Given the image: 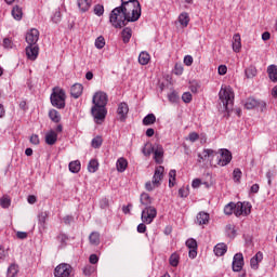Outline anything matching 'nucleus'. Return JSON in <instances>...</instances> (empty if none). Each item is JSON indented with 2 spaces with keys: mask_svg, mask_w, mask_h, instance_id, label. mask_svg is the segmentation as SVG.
<instances>
[{
  "mask_svg": "<svg viewBox=\"0 0 277 277\" xmlns=\"http://www.w3.org/2000/svg\"><path fill=\"white\" fill-rule=\"evenodd\" d=\"M52 21L54 23H60L62 21V12L60 10L54 11L52 15Z\"/></svg>",
  "mask_w": 277,
  "mask_h": 277,
  "instance_id": "nucleus-50",
  "label": "nucleus"
},
{
  "mask_svg": "<svg viewBox=\"0 0 277 277\" xmlns=\"http://www.w3.org/2000/svg\"><path fill=\"white\" fill-rule=\"evenodd\" d=\"M265 107V102H259L255 98L249 97L245 103L246 109H256L259 106Z\"/></svg>",
  "mask_w": 277,
  "mask_h": 277,
  "instance_id": "nucleus-18",
  "label": "nucleus"
},
{
  "mask_svg": "<svg viewBox=\"0 0 277 277\" xmlns=\"http://www.w3.org/2000/svg\"><path fill=\"white\" fill-rule=\"evenodd\" d=\"M233 161V154L228 149H220V157L217 159V166H221V168H224L225 166H228Z\"/></svg>",
  "mask_w": 277,
  "mask_h": 277,
  "instance_id": "nucleus-9",
  "label": "nucleus"
},
{
  "mask_svg": "<svg viewBox=\"0 0 277 277\" xmlns=\"http://www.w3.org/2000/svg\"><path fill=\"white\" fill-rule=\"evenodd\" d=\"M142 16V4L140 1L121 2L120 6L115 8L109 15V23L115 29L127 27L129 23H136Z\"/></svg>",
  "mask_w": 277,
  "mask_h": 277,
  "instance_id": "nucleus-1",
  "label": "nucleus"
},
{
  "mask_svg": "<svg viewBox=\"0 0 277 277\" xmlns=\"http://www.w3.org/2000/svg\"><path fill=\"white\" fill-rule=\"evenodd\" d=\"M69 171L72 172V174H78V172L81 171V161L74 160L69 162Z\"/></svg>",
  "mask_w": 277,
  "mask_h": 277,
  "instance_id": "nucleus-31",
  "label": "nucleus"
},
{
  "mask_svg": "<svg viewBox=\"0 0 277 277\" xmlns=\"http://www.w3.org/2000/svg\"><path fill=\"white\" fill-rule=\"evenodd\" d=\"M91 146L93 148H101V146H103V137L102 136H95L91 142Z\"/></svg>",
  "mask_w": 277,
  "mask_h": 277,
  "instance_id": "nucleus-40",
  "label": "nucleus"
},
{
  "mask_svg": "<svg viewBox=\"0 0 277 277\" xmlns=\"http://www.w3.org/2000/svg\"><path fill=\"white\" fill-rule=\"evenodd\" d=\"M77 3L80 12H88L92 8V0H78Z\"/></svg>",
  "mask_w": 277,
  "mask_h": 277,
  "instance_id": "nucleus-24",
  "label": "nucleus"
},
{
  "mask_svg": "<svg viewBox=\"0 0 277 277\" xmlns=\"http://www.w3.org/2000/svg\"><path fill=\"white\" fill-rule=\"evenodd\" d=\"M155 122H157V117L155 116V114H148L143 119V124L145 127H150V124H155Z\"/></svg>",
  "mask_w": 277,
  "mask_h": 277,
  "instance_id": "nucleus-33",
  "label": "nucleus"
},
{
  "mask_svg": "<svg viewBox=\"0 0 277 277\" xmlns=\"http://www.w3.org/2000/svg\"><path fill=\"white\" fill-rule=\"evenodd\" d=\"M83 94V85L81 83H75L70 89V95L72 98H79Z\"/></svg>",
  "mask_w": 277,
  "mask_h": 277,
  "instance_id": "nucleus-19",
  "label": "nucleus"
},
{
  "mask_svg": "<svg viewBox=\"0 0 277 277\" xmlns=\"http://www.w3.org/2000/svg\"><path fill=\"white\" fill-rule=\"evenodd\" d=\"M179 23L183 26V27H187L189 25V14L184 12L181 13L179 16Z\"/></svg>",
  "mask_w": 277,
  "mask_h": 277,
  "instance_id": "nucleus-34",
  "label": "nucleus"
},
{
  "mask_svg": "<svg viewBox=\"0 0 277 277\" xmlns=\"http://www.w3.org/2000/svg\"><path fill=\"white\" fill-rule=\"evenodd\" d=\"M181 262V255L176 252L172 253L169 258V265L171 267H179V263Z\"/></svg>",
  "mask_w": 277,
  "mask_h": 277,
  "instance_id": "nucleus-29",
  "label": "nucleus"
},
{
  "mask_svg": "<svg viewBox=\"0 0 277 277\" xmlns=\"http://www.w3.org/2000/svg\"><path fill=\"white\" fill-rule=\"evenodd\" d=\"M150 62V54H148V52L143 51L140 53L138 55V64H141V66H146L148 65Z\"/></svg>",
  "mask_w": 277,
  "mask_h": 277,
  "instance_id": "nucleus-26",
  "label": "nucleus"
},
{
  "mask_svg": "<svg viewBox=\"0 0 277 277\" xmlns=\"http://www.w3.org/2000/svg\"><path fill=\"white\" fill-rule=\"evenodd\" d=\"M70 274H72V266L70 264L62 263L54 269L55 277H70Z\"/></svg>",
  "mask_w": 277,
  "mask_h": 277,
  "instance_id": "nucleus-8",
  "label": "nucleus"
},
{
  "mask_svg": "<svg viewBox=\"0 0 277 277\" xmlns=\"http://www.w3.org/2000/svg\"><path fill=\"white\" fill-rule=\"evenodd\" d=\"M226 229H227V233H228V235H229L230 237H235V235H236L235 226H233V225H227Z\"/></svg>",
  "mask_w": 277,
  "mask_h": 277,
  "instance_id": "nucleus-60",
  "label": "nucleus"
},
{
  "mask_svg": "<svg viewBox=\"0 0 277 277\" xmlns=\"http://www.w3.org/2000/svg\"><path fill=\"white\" fill-rule=\"evenodd\" d=\"M245 75L247 79H254V76L256 75V68L255 67H249L245 70Z\"/></svg>",
  "mask_w": 277,
  "mask_h": 277,
  "instance_id": "nucleus-43",
  "label": "nucleus"
},
{
  "mask_svg": "<svg viewBox=\"0 0 277 277\" xmlns=\"http://www.w3.org/2000/svg\"><path fill=\"white\" fill-rule=\"evenodd\" d=\"M235 103V91L230 85H222L219 92V110L229 111Z\"/></svg>",
  "mask_w": 277,
  "mask_h": 277,
  "instance_id": "nucleus-3",
  "label": "nucleus"
},
{
  "mask_svg": "<svg viewBox=\"0 0 277 277\" xmlns=\"http://www.w3.org/2000/svg\"><path fill=\"white\" fill-rule=\"evenodd\" d=\"M241 176H242V172L241 169L236 168L233 171V179L235 183H241Z\"/></svg>",
  "mask_w": 277,
  "mask_h": 277,
  "instance_id": "nucleus-39",
  "label": "nucleus"
},
{
  "mask_svg": "<svg viewBox=\"0 0 277 277\" xmlns=\"http://www.w3.org/2000/svg\"><path fill=\"white\" fill-rule=\"evenodd\" d=\"M186 246L189 250H198V242L194 238L187 239Z\"/></svg>",
  "mask_w": 277,
  "mask_h": 277,
  "instance_id": "nucleus-44",
  "label": "nucleus"
},
{
  "mask_svg": "<svg viewBox=\"0 0 277 277\" xmlns=\"http://www.w3.org/2000/svg\"><path fill=\"white\" fill-rule=\"evenodd\" d=\"M232 48L234 53H240L241 51V35L235 34L232 40Z\"/></svg>",
  "mask_w": 277,
  "mask_h": 277,
  "instance_id": "nucleus-17",
  "label": "nucleus"
},
{
  "mask_svg": "<svg viewBox=\"0 0 277 277\" xmlns=\"http://www.w3.org/2000/svg\"><path fill=\"white\" fill-rule=\"evenodd\" d=\"M168 98L170 103H179V93H176V91H173L168 94Z\"/></svg>",
  "mask_w": 277,
  "mask_h": 277,
  "instance_id": "nucleus-48",
  "label": "nucleus"
},
{
  "mask_svg": "<svg viewBox=\"0 0 277 277\" xmlns=\"http://www.w3.org/2000/svg\"><path fill=\"white\" fill-rule=\"evenodd\" d=\"M30 144H34V146H38V144H40V137L37 134H32L30 136Z\"/></svg>",
  "mask_w": 277,
  "mask_h": 277,
  "instance_id": "nucleus-55",
  "label": "nucleus"
},
{
  "mask_svg": "<svg viewBox=\"0 0 277 277\" xmlns=\"http://www.w3.org/2000/svg\"><path fill=\"white\" fill-rule=\"evenodd\" d=\"M93 12L96 16H103V14H105V6H103V4H95Z\"/></svg>",
  "mask_w": 277,
  "mask_h": 277,
  "instance_id": "nucleus-41",
  "label": "nucleus"
},
{
  "mask_svg": "<svg viewBox=\"0 0 277 277\" xmlns=\"http://www.w3.org/2000/svg\"><path fill=\"white\" fill-rule=\"evenodd\" d=\"M196 222L199 224V226H202L205 224H209V213H207V212H199L197 214Z\"/></svg>",
  "mask_w": 277,
  "mask_h": 277,
  "instance_id": "nucleus-25",
  "label": "nucleus"
},
{
  "mask_svg": "<svg viewBox=\"0 0 277 277\" xmlns=\"http://www.w3.org/2000/svg\"><path fill=\"white\" fill-rule=\"evenodd\" d=\"M8 256H9L8 249H5L4 247H0V261H5Z\"/></svg>",
  "mask_w": 277,
  "mask_h": 277,
  "instance_id": "nucleus-52",
  "label": "nucleus"
},
{
  "mask_svg": "<svg viewBox=\"0 0 277 277\" xmlns=\"http://www.w3.org/2000/svg\"><path fill=\"white\" fill-rule=\"evenodd\" d=\"M183 70H184V68H183L182 64H179V63L175 64L174 69H173L174 75H177V77H180L181 75H183Z\"/></svg>",
  "mask_w": 277,
  "mask_h": 277,
  "instance_id": "nucleus-51",
  "label": "nucleus"
},
{
  "mask_svg": "<svg viewBox=\"0 0 277 277\" xmlns=\"http://www.w3.org/2000/svg\"><path fill=\"white\" fill-rule=\"evenodd\" d=\"M252 213V205L250 202H237L235 208L236 217H241V215L247 216Z\"/></svg>",
  "mask_w": 277,
  "mask_h": 277,
  "instance_id": "nucleus-7",
  "label": "nucleus"
},
{
  "mask_svg": "<svg viewBox=\"0 0 277 277\" xmlns=\"http://www.w3.org/2000/svg\"><path fill=\"white\" fill-rule=\"evenodd\" d=\"M155 217H157L156 207L144 208L142 210L141 220L143 224H153V222H155Z\"/></svg>",
  "mask_w": 277,
  "mask_h": 277,
  "instance_id": "nucleus-6",
  "label": "nucleus"
},
{
  "mask_svg": "<svg viewBox=\"0 0 277 277\" xmlns=\"http://www.w3.org/2000/svg\"><path fill=\"white\" fill-rule=\"evenodd\" d=\"M200 137V135H198V133L196 132H192L188 134L187 140H189V142H198V138Z\"/></svg>",
  "mask_w": 277,
  "mask_h": 277,
  "instance_id": "nucleus-54",
  "label": "nucleus"
},
{
  "mask_svg": "<svg viewBox=\"0 0 277 277\" xmlns=\"http://www.w3.org/2000/svg\"><path fill=\"white\" fill-rule=\"evenodd\" d=\"M192 98H193V96H192V94L189 92H185L182 95V101L184 103H192Z\"/></svg>",
  "mask_w": 277,
  "mask_h": 277,
  "instance_id": "nucleus-53",
  "label": "nucleus"
},
{
  "mask_svg": "<svg viewBox=\"0 0 277 277\" xmlns=\"http://www.w3.org/2000/svg\"><path fill=\"white\" fill-rule=\"evenodd\" d=\"M217 155L216 150L213 149H203L202 154H198V162L202 163V161H210Z\"/></svg>",
  "mask_w": 277,
  "mask_h": 277,
  "instance_id": "nucleus-13",
  "label": "nucleus"
},
{
  "mask_svg": "<svg viewBox=\"0 0 277 277\" xmlns=\"http://www.w3.org/2000/svg\"><path fill=\"white\" fill-rule=\"evenodd\" d=\"M174 181H176V170L169 172V187H174Z\"/></svg>",
  "mask_w": 277,
  "mask_h": 277,
  "instance_id": "nucleus-46",
  "label": "nucleus"
},
{
  "mask_svg": "<svg viewBox=\"0 0 277 277\" xmlns=\"http://www.w3.org/2000/svg\"><path fill=\"white\" fill-rule=\"evenodd\" d=\"M93 107L91 108V114L97 124H101L107 116V93L98 91L93 95Z\"/></svg>",
  "mask_w": 277,
  "mask_h": 277,
  "instance_id": "nucleus-2",
  "label": "nucleus"
},
{
  "mask_svg": "<svg viewBox=\"0 0 277 277\" xmlns=\"http://www.w3.org/2000/svg\"><path fill=\"white\" fill-rule=\"evenodd\" d=\"M128 166H129V162L123 157L119 158L116 162V168H117V171H119V172H124V170H127Z\"/></svg>",
  "mask_w": 277,
  "mask_h": 277,
  "instance_id": "nucleus-28",
  "label": "nucleus"
},
{
  "mask_svg": "<svg viewBox=\"0 0 277 277\" xmlns=\"http://www.w3.org/2000/svg\"><path fill=\"white\" fill-rule=\"evenodd\" d=\"M40 40V31L36 28H31L26 34V42L29 45H34Z\"/></svg>",
  "mask_w": 277,
  "mask_h": 277,
  "instance_id": "nucleus-11",
  "label": "nucleus"
},
{
  "mask_svg": "<svg viewBox=\"0 0 277 277\" xmlns=\"http://www.w3.org/2000/svg\"><path fill=\"white\" fill-rule=\"evenodd\" d=\"M49 217V212H41L38 215L40 226H44L47 224V220Z\"/></svg>",
  "mask_w": 277,
  "mask_h": 277,
  "instance_id": "nucleus-45",
  "label": "nucleus"
},
{
  "mask_svg": "<svg viewBox=\"0 0 277 277\" xmlns=\"http://www.w3.org/2000/svg\"><path fill=\"white\" fill-rule=\"evenodd\" d=\"M49 118L52 120V122H60V120H62V115H60V111L56 109H51L49 111Z\"/></svg>",
  "mask_w": 277,
  "mask_h": 277,
  "instance_id": "nucleus-35",
  "label": "nucleus"
},
{
  "mask_svg": "<svg viewBox=\"0 0 277 277\" xmlns=\"http://www.w3.org/2000/svg\"><path fill=\"white\" fill-rule=\"evenodd\" d=\"M50 101L56 109H64L66 107V91L60 87H54L50 95Z\"/></svg>",
  "mask_w": 277,
  "mask_h": 277,
  "instance_id": "nucleus-4",
  "label": "nucleus"
},
{
  "mask_svg": "<svg viewBox=\"0 0 277 277\" xmlns=\"http://www.w3.org/2000/svg\"><path fill=\"white\" fill-rule=\"evenodd\" d=\"M89 241L91 246H98L101 243V234L98 232H93L89 236Z\"/></svg>",
  "mask_w": 277,
  "mask_h": 277,
  "instance_id": "nucleus-30",
  "label": "nucleus"
},
{
  "mask_svg": "<svg viewBox=\"0 0 277 277\" xmlns=\"http://www.w3.org/2000/svg\"><path fill=\"white\" fill-rule=\"evenodd\" d=\"M40 53V48L38 45L26 47V56L30 62H36L38 60V54Z\"/></svg>",
  "mask_w": 277,
  "mask_h": 277,
  "instance_id": "nucleus-14",
  "label": "nucleus"
},
{
  "mask_svg": "<svg viewBox=\"0 0 277 277\" xmlns=\"http://www.w3.org/2000/svg\"><path fill=\"white\" fill-rule=\"evenodd\" d=\"M188 256L189 259H196L198 256V249H189Z\"/></svg>",
  "mask_w": 277,
  "mask_h": 277,
  "instance_id": "nucleus-62",
  "label": "nucleus"
},
{
  "mask_svg": "<svg viewBox=\"0 0 277 277\" xmlns=\"http://www.w3.org/2000/svg\"><path fill=\"white\" fill-rule=\"evenodd\" d=\"M202 185V181L200 179H195L192 182V187L194 189H198V187H200Z\"/></svg>",
  "mask_w": 277,
  "mask_h": 277,
  "instance_id": "nucleus-59",
  "label": "nucleus"
},
{
  "mask_svg": "<svg viewBox=\"0 0 277 277\" xmlns=\"http://www.w3.org/2000/svg\"><path fill=\"white\" fill-rule=\"evenodd\" d=\"M163 172H166V169L161 166L157 167L153 176L151 182H146L145 189L147 192H153L154 189H157V187H161V182L163 181Z\"/></svg>",
  "mask_w": 277,
  "mask_h": 277,
  "instance_id": "nucleus-5",
  "label": "nucleus"
},
{
  "mask_svg": "<svg viewBox=\"0 0 277 277\" xmlns=\"http://www.w3.org/2000/svg\"><path fill=\"white\" fill-rule=\"evenodd\" d=\"M263 262V252L259 251L250 260L251 269H259V264Z\"/></svg>",
  "mask_w": 277,
  "mask_h": 277,
  "instance_id": "nucleus-15",
  "label": "nucleus"
},
{
  "mask_svg": "<svg viewBox=\"0 0 277 277\" xmlns=\"http://www.w3.org/2000/svg\"><path fill=\"white\" fill-rule=\"evenodd\" d=\"M16 237L17 239H27V232H17Z\"/></svg>",
  "mask_w": 277,
  "mask_h": 277,
  "instance_id": "nucleus-63",
  "label": "nucleus"
},
{
  "mask_svg": "<svg viewBox=\"0 0 277 277\" xmlns=\"http://www.w3.org/2000/svg\"><path fill=\"white\" fill-rule=\"evenodd\" d=\"M89 261L92 265H96V263H98V256L96 254H91Z\"/></svg>",
  "mask_w": 277,
  "mask_h": 277,
  "instance_id": "nucleus-61",
  "label": "nucleus"
},
{
  "mask_svg": "<svg viewBox=\"0 0 277 277\" xmlns=\"http://www.w3.org/2000/svg\"><path fill=\"white\" fill-rule=\"evenodd\" d=\"M129 116V104L128 103H120L117 108V120L119 122H127V118Z\"/></svg>",
  "mask_w": 277,
  "mask_h": 277,
  "instance_id": "nucleus-10",
  "label": "nucleus"
},
{
  "mask_svg": "<svg viewBox=\"0 0 277 277\" xmlns=\"http://www.w3.org/2000/svg\"><path fill=\"white\" fill-rule=\"evenodd\" d=\"M10 205H12L10 197L4 196L0 198V207H2V209H9Z\"/></svg>",
  "mask_w": 277,
  "mask_h": 277,
  "instance_id": "nucleus-42",
  "label": "nucleus"
},
{
  "mask_svg": "<svg viewBox=\"0 0 277 277\" xmlns=\"http://www.w3.org/2000/svg\"><path fill=\"white\" fill-rule=\"evenodd\" d=\"M11 14L15 21H21L23 18V9L15 5L13 6Z\"/></svg>",
  "mask_w": 277,
  "mask_h": 277,
  "instance_id": "nucleus-32",
  "label": "nucleus"
},
{
  "mask_svg": "<svg viewBox=\"0 0 277 277\" xmlns=\"http://www.w3.org/2000/svg\"><path fill=\"white\" fill-rule=\"evenodd\" d=\"M267 75L271 81H273V83H277V66L276 65H269L267 67Z\"/></svg>",
  "mask_w": 277,
  "mask_h": 277,
  "instance_id": "nucleus-23",
  "label": "nucleus"
},
{
  "mask_svg": "<svg viewBox=\"0 0 277 277\" xmlns=\"http://www.w3.org/2000/svg\"><path fill=\"white\" fill-rule=\"evenodd\" d=\"M235 209H236V203L235 202H229L224 207V213L225 215H235Z\"/></svg>",
  "mask_w": 277,
  "mask_h": 277,
  "instance_id": "nucleus-36",
  "label": "nucleus"
},
{
  "mask_svg": "<svg viewBox=\"0 0 277 277\" xmlns=\"http://www.w3.org/2000/svg\"><path fill=\"white\" fill-rule=\"evenodd\" d=\"M217 72L221 76L226 75V72H228V67H226V65H220L217 68Z\"/></svg>",
  "mask_w": 277,
  "mask_h": 277,
  "instance_id": "nucleus-58",
  "label": "nucleus"
},
{
  "mask_svg": "<svg viewBox=\"0 0 277 277\" xmlns=\"http://www.w3.org/2000/svg\"><path fill=\"white\" fill-rule=\"evenodd\" d=\"M136 230L137 233H144L146 230V224L145 223L138 224Z\"/></svg>",
  "mask_w": 277,
  "mask_h": 277,
  "instance_id": "nucleus-64",
  "label": "nucleus"
},
{
  "mask_svg": "<svg viewBox=\"0 0 277 277\" xmlns=\"http://www.w3.org/2000/svg\"><path fill=\"white\" fill-rule=\"evenodd\" d=\"M131 36H133V30L130 27L123 28L121 31V38L124 44H127L131 40Z\"/></svg>",
  "mask_w": 277,
  "mask_h": 277,
  "instance_id": "nucleus-27",
  "label": "nucleus"
},
{
  "mask_svg": "<svg viewBox=\"0 0 277 277\" xmlns=\"http://www.w3.org/2000/svg\"><path fill=\"white\" fill-rule=\"evenodd\" d=\"M233 272H241L243 269V253H236L232 263Z\"/></svg>",
  "mask_w": 277,
  "mask_h": 277,
  "instance_id": "nucleus-12",
  "label": "nucleus"
},
{
  "mask_svg": "<svg viewBox=\"0 0 277 277\" xmlns=\"http://www.w3.org/2000/svg\"><path fill=\"white\" fill-rule=\"evenodd\" d=\"M88 170H89V172H91V174H94V172H96V170H98V160H96V159L90 160L89 164H88Z\"/></svg>",
  "mask_w": 277,
  "mask_h": 277,
  "instance_id": "nucleus-37",
  "label": "nucleus"
},
{
  "mask_svg": "<svg viewBox=\"0 0 277 277\" xmlns=\"http://www.w3.org/2000/svg\"><path fill=\"white\" fill-rule=\"evenodd\" d=\"M185 66H192L194 64V57L192 55L184 56Z\"/></svg>",
  "mask_w": 277,
  "mask_h": 277,
  "instance_id": "nucleus-57",
  "label": "nucleus"
},
{
  "mask_svg": "<svg viewBox=\"0 0 277 277\" xmlns=\"http://www.w3.org/2000/svg\"><path fill=\"white\" fill-rule=\"evenodd\" d=\"M57 142V132L56 131H49L47 134H45V143L49 145V146H53L55 143Z\"/></svg>",
  "mask_w": 277,
  "mask_h": 277,
  "instance_id": "nucleus-21",
  "label": "nucleus"
},
{
  "mask_svg": "<svg viewBox=\"0 0 277 277\" xmlns=\"http://www.w3.org/2000/svg\"><path fill=\"white\" fill-rule=\"evenodd\" d=\"M153 153H155V147H145L143 149V155H145V157H150Z\"/></svg>",
  "mask_w": 277,
  "mask_h": 277,
  "instance_id": "nucleus-56",
  "label": "nucleus"
},
{
  "mask_svg": "<svg viewBox=\"0 0 277 277\" xmlns=\"http://www.w3.org/2000/svg\"><path fill=\"white\" fill-rule=\"evenodd\" d=\"M227 251H228V247H227L226 243H224V242L217 243V245L214 247V254H215L216 256H224Z\"/></svg>",
  "mask_w": 277,
  "mask_h": 277,
  "instance_id": "nucleus-22",
  "label": "nucleus"
},
{
  "mask_svg": "<svg viewBox=\"0 0 277 277\" xmlns=\"http://www.w3.org/2000/svg\"><path fill=\"white\" fill-rule=\"evenodd\" d=\"M154 159L156 163H163V146H154Z\"/></svg>",
  "mask_w": 277,
  "mask_h": 277,
  "instance_id": "nucleus-16",
  "label": "nucleus"
},
{
  "mask_svg": "<svg viewBox=\"0 0 277 277\" xmlns=\"http://www.w3.org/2000/svg\"><path fill=\"white\" fill-rule=\"evenodd\" d=\"M3 49H12L14 47V41L10 38H4L2 42Z\"/></svg>",
  "mask_w": 277,
  "mask_h": 277,
  "instance_id": "nucleus-49",
  "label": "nucleus"
},
{
  "mask_svg": "<svg viewBox=\"0 0 277 277\" xmlns=\"http://www.w3.org/2000/svg\"><path fill=\"white\" fill-rule=\"evenodd\" d=\"M8 276L9 277H15L16 274H18V265L16 264H11L8 268V272H6Z\"/></svg>",
  "mask_w": 277,
  "mask_h": 277,
  "instance_id": "nucleus-38",
  "label": "nucleus"
},
{
  "mask_svg": "<svg viewBox=\"0 0 277 277\" xmlns=\"http://www.w3.org/2000/svg\"><path fill=\"white\" fill-rule=\"evenodd\" d=\"M105 47V38L103 36H100L95 39V48L96 49H103Z\"/></svg>",
  "mask_w": 277,
  "mask_h": 277,
  "instance_id": "nucleus-47",
  "label": "nucleus"
},
{
  "mask_svg": "<svg viewBox=\"0 0 277 277\" xmlns=\"http://www.w3.org/2000/svg\"><path fill=\"white\" fill-rule=\"evenodd\" d=\"M140 202L141 207H144V209L153 207L150 206L153 205V198H150V195H148V193L141 194Z\"/></svg>",
  "mask_w": 277,
  "mask_h": 277,
  "instance_id": "nucleus-20",
  "label": "nucleus"
}]
</instances>
